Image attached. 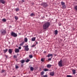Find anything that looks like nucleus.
<instances>
[{
	"label": "nucleus",
	"mask_w": 77,
	"mask_h": 77,
	"mask_svg": "<svg viewBox=\"0 0 77 77\" xmlns=\"http://www.w3.org/2000/svg\"><path fill=\"white\" fill-rule=\"evenodd\" d=\"M50 26V23L48 22H46L43 26V29L44 30L47 29Z\"/></svg>",
	"instance_id": "nucleus-1"
},
{
	"label": "nucleus",
	"mask_w": 77,
	"mask_h": 77,
	"mask_svg": "<svg viewBox=\"0 0 77 77\" xmlns=\"http://www.w3.org/2000/svg\"><path fill=\"white\" fill-rule=\"evenodd\" d=\"M11 36H12L15 37H17V36H18L17 35V33H15L13 32H11Z\"/></svg>",
	"instance_id": "nucleus-2"
},
{
	"label": "nucleus",
	"mask_w": 77,
	"mask_h": 77,
	"mask_svg": "<svg viewBox=\"0 0 77 77\" xmlns=\"http://www.w3.org/2000/svg\"><path fill=\"white\" fill-rule=\"evenodd\" d=\"M62 60H61L58 63V66H60V67H62V66H63V65L62 64Z\"/></svg>",
	"instance_id": "nucleus-3"
},
{
	"label": "nucleus",
	"mask_w": 77,
	"mask_h": 77,
	"mask_svg": "<svg viewBox=\"0 0 77 77\" xmlns=\"http://www.w3.org/2000/svg\"><path fill=\"white\" fill-rule=\"evenodd\" d=\"M23 47H24L25 49L27 51H28L29 50V46L27 45L26 46H23Z\"/></svg>",
	"instance_id": "nucleus-4"
},
{
	"label": "nucleus",
	"mask_w": 77,
	"mask_h": 77,
	"mask_svg": "<svg viewBox=\"0 0 77 77\" xmlns=\"http://www.w3.org/2000/svg\"><path fill=\"white\" fill-rule=\"evenodd\" d=\"M1 34H2V35H5L6 33V30L4 29H2L1 30Z\"/></svg>",
	"instance_id": "nucleus-5"
},
{
	"label": "nucleus",
	"mask_w": 77,
	"mask_h": 77,
	"mask_svg": "<svg viewBox=\"0 0 77 77\" xmlns=\"http://www.w3.org/2000/svg\"><path fill=\"white\" fill-rule=\"evenodd\" d=\"M42 6L44 7V8H46L48 6L47 3H44L42 4Z\"/></svg>",
	"instance_id": "nucleus-6"
},
{
	"label": "nucleus",
	"mask_w": 77,
	"mask_h": 77,
	"mask_svg": "<svg viewBox=\"0 0 77 77\" xmlns=\"http://www.w3.org/2000/svg\"><path fill=\"white\" fill-rule=\"evenodd\" d=\"M15 53H19L20 52V50L18 49L15 48Z\"/></svg>",
	"instance_id": "nucleus-7"
},
{
	"label": "nucleus",
	"mask_w": 77,
	"mask_h": 77,
	"mask_svg": "<svg viewBox=\"0 0 77 77\" xmlns=\"http://www.w3.org/2000/svg\"><path fill=\"white\" fill-rule=\"evenodd\" d=\"M54 74V72H50V75L51 76H53Z\"/></svg>",
	"instance_id": "nucleus-8"
},
{
	"label": "nucleus",
	"mask_w": 77,
	"mask_h": 77,
	"mask_svg": "<svg viewBox=\"0 0 77 77\" xmlns=\"http://www.w3.org/2000/svg\"><path fill=\"white\" fill-rule=\"evenodd\" d=\"M0 2L2 3V4H5V1H4V0H0Z\"/></svg>",
	"instance_id": "nucleus-9"
},
{
	"label": "nucleus",
	"mask_w": 77,
	"mask_h": 77,
	"mask_svg": "<svg viewBox=\"0 0 77 77\" xmlns=\"http://www.w3.org/2000/svg\"><path fill=\"white\" fill-rule=\"evenodd\" d=\"M51 66H52V65L51 64H48L47 65V68H51Z\"/></svg>",
	"instance_id": "nucleus-10"
},
{
	"label": "nucleus",
	"mask_w": 77,
	"mask_h": 77,
	"mask_svg": "<svg viewBox=\"0 0 77 77\" xmlns=\"http://www.w3.org/2000/svg\"><path fill=\"white\" fill-rule=\"evenodd\" d=\"M8 52L10 54H11V53H12V49H9L8 50Z\"/></svg>",
	"instance_id": "nucleus-11"
},
{
	"label": "nucleus",
	"mask_w": 77,
	"mask_h": 77,
	"mask_svg": "<svg viewBox=\"0 0 77 77\" xmlns=\"http://www.w3.org/2000/svg\"><path fill=\"white\" fill-rule=\"evenodd\" d=\"M24 41L26 42H27L28 41V39H27V38H25L24 39Z\"/></svg>",
	"instance_id": "nucleus-12"
},
{
	"label": "nucleus",
	"mask_w": 77,
	"mask_h": 77,
	"mask_svg": "<svg viewBox=\"0 0 77 77\" xmlns=\"http://www.w3.org/2000/svg\"><path fill=\"white\" fill-rule=\"evenodd\" d=\"M57 33H58V31H57V30H55L54 35H57Z\"/></svg>",
	"instance_id": "nucleus-13"
},
{
	"label": "nucleus",
	"mask_w": 77,
	"mask_h": 77,
	"mask_svg": "<svg viewBox=\"0 0 77 77\" xmlns=\"http://www.w3.org/2000/svg\"><path fill=\"white\" fill-rule=\"evenodd\" d=\"M50 56H53V54H49L47 55V57H49Z\"/></svg>",
	"instance_id": "nucleus-14"
},
{
	"label": "nucleus",
	"mask_w": 77,
	"mask_h": 77,
	"mask_svg": "<svg viewBox=\"0 0 77 77\" xmlns=\"http://www.w3.org/2000/svg\"><path fill=\"white\" fill-rule=\"evenodd\" d=\"M20 62L22 63H24V62H25V60H22L20 61Z\"/></svg>",
	"instance_id": "nucleus-15"
},
{
	"label": "nucleus",
	"mask_w": 77,
	"mask_h": 77,
	"mask_svg": "<svg viewBox=\"0 0 77 77\" xmlns=\"http://www.w3.org/2000/svg\"><path fill=\"white\" fill-rule=\"evenodd\" d=\"M32 41H35V39H36V38L35 37H33L32 38Z\"/></svg>",
	"instance_id": "nucleus-16"
},
{
	"label": "nucleus",
	"mask_w": 77,
	"mask_h": 77,
	"mask_svg": "<svg viewBox=\"0 0 77 77\" xmlns=\"http://www.w3.org/2000/svg\"><path fill=\"white\" fill-rule=\"evenodd\" d=\"M8 51V49H6L5 50H4L3 51L5 53H6L7 51Z\"/></svg>",
	"instance_id": "nucleus-17"
},
{
	"label": "nucleus",
	"mask_w": 77,
	"mask_h": 77,
	"mask_svg": "<svg viewBox=\"0 0 77 77\" xmlns=\"http://www.w3.org/2000/svg\"><path fill=\"white\" fill-rule=\"evenodd\" d=\"M30 69L31 71H33V70H34V68H33V67H30Z\"/></svg>",
	"instance_id": "nucleus-18"
},
{
	"label": "nucleus",
	"mask_w": 77,
	"mask_h": 77,
	"mask_svg": "<svg viewBox=\"0 0 77 77\" xmlns=\"http://www.w3.org/2000/svg\"><path fill=\"white\" fill-rule=\"evenodd\" d=\"M62 9H65L66 8V6L65 5H62Z\"/></svg>",
	"instance_id": "nucleus-19"
},
{
	"label": "nucleus",
	"mask_w": 77,
	"mask_h": 77,
	"mask_svg": "<svg viewBox=\"0 0 77 77\" xmlns=\"http://www.w3.org/2000/svg\"><path fill=\"white\" fill-rule=\"evenodd\" d=\"M24 44V42H22L21 44H20V45L21 46H22V45H23Z\"/></svg>",
	"instance_id": "nucleus-20"
},
{
	"label": "nucleus",
	"mask_w": 77,
	"mask_h": 77,
	"mask_svg": "<svg viewBox=\"0 0 77 77\" xmlns=\"http://www.w3.org/2000/svg\"><path fill=\"white\" fill-rule=\"evenodd\" d=\"M2 21H3V22H6V19H3L2 20Z\"/></svg>",
	"instance_id": "nucleus-21"
},
{
	"label": "nucleus",
	"mask_w": 77,
	"mask_h": 77,
	"mask_svg": "<svg viewBox=\"0 0 77 77\" xmlns=\"http://www.w3.org/2000/svg\"><path fill=\"white\" fill-rule=\"evenodd\" d=\"M61 5H62V6H63V5H65V2H61Z\"/></svg>",
	"instance_id": "nucleus-22"
},
{
	"label": "nucleus",
	"mask_w": 77,
	"mask_h": 77,
	"mask_svg": "<svg viewBox=\"0 0 77 77\" xmlns=\"http://www.w3.org/2000/svg\"><path fill=\"white\" fill-rule=\"evenodd\" d=\"M14 18H15L16 20H18V17L17 16H15Z\"/></svg>",
	"instance_id": "nucleus-23"
},
{
	"label": "nucleus",
	"mask_w": 77,
	"mask_h": 77,
	"mask_svg": "<svg viewBox=\"0 0 77 77\" xmlns=\"http://www.w3.org/2000/svg\"><path fill=\"white\" fill-rule=\"evenodd\" d=\"M19 10H20V9H19V8H16L15 11H17V12L18 11H19Z\"/></svg>",
	"instance_id": "nucleus-24"
},
{
	"label": "nucleus",
	"mask_w": 77,
	"mask_h": 77,
	"mask_svg": "<svg viewBox=\"0 0 77 77\" xmlns=\"http://www.w3.org/2000/svg\"><path fill=\"white\" fill-rule=\"evenodd\" d=\"M44 71H48L49 70L47 69H44Z\"/></svg>",
	"instance_id": "nucleus-25"
},
{
	"label": "nucleus",
	"mask_w": 77,
	"mask_h": 77,
	"mask_svg": "<svg viewBox=\"0 0 77 77\" xmlns=\"http://www.w3.org/2000/svg\"><path fill=\"white\" fill-rule=\"evenodd\" d=\"M72 72L73 74H75V70H72Z\"/></svg>",
	"instance_id": "nucleus-26"
},
{
	"label": "nucleus",
	"mask_w": 77,
	"mask_h": 77,
	"mask_svg": "<svg viewBox=\"0 0 77 77\" xmlns=\"http://www.w3.org/2000/svg\"><path fill=\"white\" fill-rule=\"evenodd\" d=\"M44 72L42 71L41 72V75H44Z\"/></svg>",
	"instance_id": "nucleus-27"
},
{
	"label": "nucleus",
	"mask_w": 77,
	"mask_h": 77,
	"mask_svg": "<svg viewBox=\"0 0 77 77\" xmlns=\"http://www.w3.org/2000/svg\"><path fill=\"white\" fill-rule=\"evenodd\" d=\"M30 61V60H29V59H27L25 61V62H29Z\"/></svg>",
	"instance_id": "nucleus-28"
},
{
	"label": "nucleus",
	"mask_w": 77,
	"mask_h": 77,
	"mask_svg": "<svg viewBox=\"0 0 77 77\" xmlns=\"http://www.w3.org/2000/svg\"><path fill=\"white\" fill-rule=\"evenodd\" d=\"M29 57L30 58H32V57H33V56H32V54L30 55Z\"/></svg>",
	"instance_id": "nucleus-29"
},
{
	"label": "nucleus",
	"mask_w": 77,
	"mask_h": 77,
	"mask_svg": "<svg viewBox=\"0 0 77 77\" xmlns=\"http://www.w3.org/2000/svg\"><path fill=\"white\" fill-rule=\"evenodd\" d=\"M53 57V56H52L51 58H48V60H49V61H50L51 60V59Z\"/></svg>",
	"instance_id": "nucleus-30"
},
{
	"label": "nucleus",
	"mask_w": 77,
	"mask_h": 77,
	"mask_svg": "<svg viewBox=\"0 0 77 77\" xmlns=\"http://www.w3.org/2000/svg\"><path fill=\"white\" fill-rule=\"evenodd\" d=\"M15 68L16 69H17L18 68H19V66H18L16 65L15 66Z\"/></svg>",
	"instance_id": "nucleus-31"
},
{
	"label": "nucleus",
	"mask_w": 77,
	"mask_h": 77,
	"mask_svg": "<svg viewBox=\"0 0 77 77\" xmlns=\"http://www.w3.org/2000/svg\"><path fill=\"white\" fill-rule=\"evenodd\" d=\"M74 9L76 10V11H77V5L74 7Z\"/></svg>",
	"instance_id": "nucleus-32"
},
{
	"label": "nucleus",
	"mask_w": 77,
	"mask_h": 77,
	"mask_svg": "<svg viewBox=\"0 0 77 77\" xmlns=\"http://www.w3.org/2000/svg\"><path fill=\"white\" fill-rule=\"evenodd\" d=\"M31 16H34V13H32L30 14Z\"/></svg>",
	"instance_id": "nucleus-33"
},
{
	"label": "nucleus",
	"mask_w": 77,
	"mask_h": 77,
	"mask_svg": "<svg viewBox=\"0 0 77 77\" xmlns=\"http://www.w3.org/2000/svg\"><path fill=\"white\" fill-rule=\"evenodd\" d=\"M14 58H17V56H16V55H14Z\"/></svg>",
	"instance_id": "nucleus-34"
},
{
	"label": "nucleus",
	"mask_w": 77,
	"mask_h": 77,
	"mask_svg": "<svg viewBox=\"0 0 77 77\" xmlns=\"http://www.w3.org/2000/svg\"><path fill=\"white\" fill-rule=\"evenodd\" d=\"M43 77H47L48 76H47V75H44L43 76Z\"/></svg>",
	"instance_id": "nucleus-35"
},
{
	"label": "nucleus",
	"mask_w": 77,
	"mask_h": 77,
	"mask_svg": "<svg viewBox=\"0 0 77 77\" xmlns=\"http://www.w3.org/2000/svg\"><path fill=\"white\" fill-rule=\"evenodd\" d=\"M41 61L42 62H44V59H43V58H42L41 59Z\"/></svg>",
	"instance_id": "nucleus-36"
},
{
	"label": "nucleus",
	"mask_w": 77,
	"mask_h": 77,
	"mask_svg": "<svg viewBox=\"0 0 77 77\" xmlns=\"http://www.w3.org/2000/svg\"><path fill=\"white\" fill-rule=\"evenodd\" d=\"M5 70H2V73H3V72H5Z\"/></svg>",
	"instance_id": "nucleus-37"
},
{
	"label": "nucleus",
	"mask_w": 77,
	"mask_h": 77,
	"mask_svg": "<svg viewBox=\"0 0 77 77\" xmlns=\"http://www.w3.org/2000/svg\"><path fill=\"white\" fill-rule=\"evenodd\" d=\"M19 50H21V47H19Z\"/></svg>",
	"instance_id": "nucleus-38"
},
{
	"label": "nucleus",
	"mask_w": 77,
	"mask_h": 77,
	"mask_svg": "<svg viewBox=\"0 0 77 77\" xmlns=\"http://www.w3.org/2000/svg\"><path fill=\"white\" fill-rule=\"evenodd\" d=\"M35 45H32V47H35Z\"/></svg>",
	"instance_id": "nucleus-39"
},
{
	"label": "nucleus",
	"mask_w": 77,
	"mask_h": 77,
	"mask_svg": "<svg viewBox=\"0 0 77 77\" xmlns=\"http://www.w3.org/2000/svg\"><path fill=\"white\" fill-rule=\"evenodd\" d=\"M5 57H6V58H8V56H7V55H5Z\"/></svg>",
	"instance_id": "nucleus-40"
},
{
	"label": "nucleus",
	"mask_w": 77,
	"mask_h": 77,
	"mask_svg": "<svg viewBox=\"0 0 77 77\" xmlns=\"http://www.w3.org/2000/svg\"><path fill=\"white\" fill-rule=\"evenodd\" d=\"M22 2H24V0H22Z\"/></svg>",
	"instance_id": "nucleus-41"
},
{
	"label": "nucleus",
	"mask_w": 77,
	"mask_h": 77,
	"mask_svg": "<svg viewBox=\"0 0 77 77\" xmlns=\"http://www.w3.org/2000/svg\"><path fill=\"white\" fill-rule=\"evenodd\" d=\"M44 53H46V51H44Z\"/></svg>",
	"instance_id": "nucleus-42"
},
{
	"label": "nucleus",
	"mask_w": 77,
	"mask_h": 77,
	"mask_svg": "<svg viewBox=\"0 0 77 77\" xmlns=\"http://www.w3.org/2000/svg\"><path fill=\"white\" fill-rule=\"evenodd\" d=\"M38 44V43L37 42H36V44Z\"/></svg>",
	"instance_id": "nucleus-43"
},
{
	"label": "nucleus",
	"mask_w": 77,
	"mask_h": 77,
	"mask_svg": "<svg viewBox=\"0 0 77 77\" xmlns=\"http://www.w3.org/2000/svg\"><path fill=\"white\" fill-rule=\"evenodd\" d=\"M61 26V25H59V26Z\"/></svg>",
	"instance_id": "nucleus-44"
},
{
	"label": "nucleus",
	"mask_w": 77,
	"mask_h": 77,
	"mask_svg": "<svg viewBox=\"0 0 77 77\" xmlns=\"http://www.w3.org/2000/svg\"><path fill=\"white\" fill-rule=\"evenodd\" d=\"M14 77H15V76H14Z\"/></svg>",
	"instance_id": "nucleus-45"
}]
</instances>
